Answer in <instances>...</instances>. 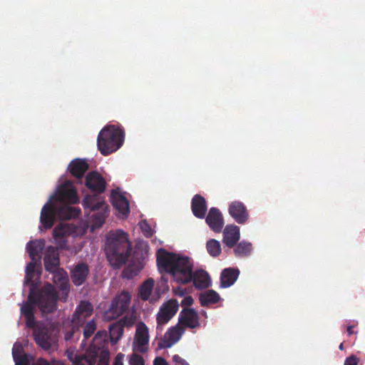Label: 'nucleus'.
Segmentation results:
<instances>
[{"mask_svg":"<svg viewBox=\"0 0 365 365\" xmlns=\"http://www.w3.org/2000/svg\"><path fill=\"white\" fill-rule=\"evenodd\" d=\"M179 322L187 327L194 329L200 326L197 313L191 308H184L180 313Z\"/></svg>","mask_w":365,"mask_h":365,"instance_id":"obj_17","label":"nucleus"},{"mask_svg":"<svg viewBox=\"0 0 365 365\" xmlns=\"http://www.w3.org/2000/svg\"><path fill=\"white\" fill-rule=\"evenodd\" d=\"M206 248L209 255L213 257H218L221 253L220 243L215 239H211L207 242Z\"/></svg>","mask_w":365,"mask_h":365,"instance_id":"obj_35","label":"nucleus"},{"mask_svg":"<svg viewBox=\"0 0 365 365\" xmlns=\"http://www.w3.org/2000/svg\"><path fill=\"white\" fill-rule=\"evenodd\" d=\"M53 197V202L58 205L76 204L78 201L76 190L72 182L66 181L58 190L56 197Z\"/></svg>","mask_w":365,"mask_h":365,"instance_id":"obj_7","label":"nucleus"},{"mask_svg":"<svg viewBox=\"0 0 365 365\" xmlns=\"http://www.w3.org/2000/svg\"><path fill=\"white\" fill-rule=\"evenodd\" d=\"M128 234L122 230H111L106 239V253L113 267L119 268L126 263L131 252Z\"/></svg>","mask_w":365,"mask_h":365,"instance_id":"obj_3","label":"nucleus"},{"mask_svg":"<svg viewBox=\"0 0 365 365\" xmlns=\"http://www.w3.org/2000/svg\"><path fill=\"white\" fill-rule=\"evenodd\" d=\"M36 263L34 262H29L26 267L25 283L26 284H34V278L36 274Z\"/></svg>","mask_w":365,"mask_h":365,"instance_id":"obj_36","label":"nucleus"},{"mask_svg":"<svg viewBox=\"0 0 365 365\" xmlns=\"http://www.w3.org/2000/svg\"><path fill=\"white\" fill-rule=\"evenodd\" d=\"M193 304V299L191 296L185 297L181 302L182 307H190Z\"/></svg>","mask_w":365,"mask_h":365,"instance_id":"obj_46","label":"nucleus"},{"mask_svg":"<svg viewBox=\"0 0 365 365\" xmlns=\"http://www.w3.org/2000/svg\"><path fill=\"white\" fill-rule=\"evenodd\" d=\"M118 322H120V324L123 326V328L124 329L125 327H132L135 323V319L131 317L125 316L120 319L118 320Z\"/></svg>","mask_w":365,"mask_h":365,"instance_id":"obj_41","label":"nucleus"},{"mask_svg":"<svg viewBox=\"0 0 365 365\" xmlns=\"http://www.w3.org/2000/svg\"><path fill=\"white\" fill-rule=\"evenodd\" d=\"M86 187L95 194L103 193L106 187V182L97 171L89 172L85 178Z\"/></svg>","mask_w":365,"mask_h":365,"instance_id":"obj_10","label":"nucleus"},{"mask_svg":"<svg viewBox=\"0 0 365 365\" xmlns=\"http://www.w3.org/2000/svg\"><path fill=\"white\" fill-rule=\"evenodd\" d=\"M110 198L113 206L118 210L120 213L125 215L129 213L128 201L123 195L118 191L113 190Z\"/></svg>","mask_w":365,"mask_h":365,"instance_id":"obj_24","label":"nucleus"},{"mask_svg":"<svg viewBox=\"0 0 365 365\" xmlns=\"http://www.w3.org/2000/svg\"><path fill=\"white\" fill-rule=\"evenodd\" d=\"M359 362V359L354 356L351 355L346 358L344 361V365H357Z\"/></svg>","mask_w":365,"mask_h":365,"instance_id":"obj_45","label":"nucleus"},{"mask_svg":"<svg viewBox=\"0 0 365 365\" xmlns=\"http://www.w3.org/2000/svg\"><path fill=\"white\" fill-rule=\"evenodd\" d=\"M57 299L56 289L51 284L45 285L36 292L31 289L27 301L21 306V313L25 318L26 326L28 328L36 327V322L34 317L36 306L43 314L52 313L56 309Z\"/></svg>","mask_w":365,"mask_h":365,"instance_id":"obj_2","label":"nucleus"},{"mask_svg":"<svg viewBox=\"0 0 365 365\" xmlns=\"http://www.w3.org/2000/svg\"><path fill=\"white\" fill-rule=\"evenodd\" d=\"M175 293L179 294L180 296H183V294H184V289L180 288V287H178V288L176 289Z\"/></svg>","mask_w":365,"mask_h":365,"instance_id":"obj_51","label":"nucleus"},{"mask_svg":"<svg viewBox=\"0 0 365 365\" xmlns=\"http://www.w3.org/2000/svg\"><path fill=\"white\" fill-rule=\"evenodd\" d=\"M178 308V302L175 299H170L163 303L157 314V328L167 324L177 313Z\"/></svg>","mask_w":365,"mask_h":365,"instance_id":"obj_8","label":"nucleus"},{"mask_svg":"<svg viewBox=\"0 0 365 365\" xmlns=\"http://www.w3.org/2000/svg\"><path fill=\"white\" fill-rule=\"evenodd\" d=\"M83 205L85 209H89L91 211L104 210L106 207V204L103 200H100L96 196L89 195L84 198Z\"/></svg>","mask_w":365,"mask_h":365,"instance_id":"obj_27","label":"nucleus"},{"mask_svg":"<svg viewBox=\"0 0 365 365\" xmlns=\"http://www.w3.org/2000/svg\"><path fill=\"white\" fill-rule=\"evenodd\" d=\"M44 267L46 271L49 272H55L59 266V257L57 250L49 246L46 252L44 258Z\"/></svg>","mask_w":365,"mask_h":365,"instance_id":"obj_19","label":"nucleus"},{"mask_svg":"<svg viewBox=\"0 0 365 365\" xmlns=\"http://www.w3.org/2000/svg\"><path fill=\"white\" fill-rule=\"evenodd\" d=\"M68 359L74 364L76 357H80V355L75 354L73 351H66Z\"/></svg>","mask_w":365,"mask_h":365,"instance_id":"obj_50","label":"nucleus"},{"mask_svg":"<svg viewBox=\"0 0 365 365\" xmlns=\"http://www.w3.org/2000/svg\"><path fill=\"white\" fill-rule=\"evenodd\" d=\"M106 216L104 212H101L95 215V224L101 226L105 222Z\"/></svg>","mask_w":365,"mask_h":365,"instance_id":"obj_43","label":"nucleus"},{"mask_svg":"<svg viewBox=\"0 0 365 365\" xmlns=\"http://www.w3.org/2000/svg\"><path fill=\"white\" fill-rule=\"evenodd\" d=\"M36 365H66L65 363L60 360H52L48 362L47 360L40 358L36 362Z\"/></svg>","mask_w":365,"mask_h":365,"instance_id":"obj_42","label":"nucleus"},{"mask_svg":"<svg viewBox=\"0 0 365 365\" xmlns=\"http://www.w3.org/2000/svg\"><path fill=\"white\" fill-rule=\"evenodd\" d=\"M93 311V305L88 301H81L73 314V322L84 324L86 318L89 317Z\"/></svg>","mask_w":365,"mask_h":365,"instance_id":"obj_15","label":"nucleus"},{"mask_svg":"<svg viewBox=\"0 0 365 365\" xmlns=\"http://www.w3.org/2000/svg\"><path fill=\"white\" fill-rule=\"evenodd\" d=\"M96 330V324L93 319L88 322L83 327V337L84 339L90 338Z\"/></svg>","mask_w":365,"mask_h":365,"instance_id":"obj_37","label":"nucleus"},{"mask_svg":"<svg viewBox=\"0 0 365 365\" xmlns=\"http://www.w3.org/2000/svg\"><path fill=\"white\" fill-rule=\"evenodd\" d=\"M124 329L120 322H115L109 326V334L110 341L117 343L123 334Z\"/></svg>","mask_w":365,"mask_h":365,"instance_id":"obj_34","label":"nucleus"},{"mask_svg":"<svg viewBox=\"0 0 365 365\" xmlns=\"http://www.w3.org/2000/svg\"><path fill=\"white\" fill-rule=\"evenodd\" d=\"M123 141V130L115 125H108L98 133L97 145L102 155H108L118 150Z\"/></svg>","mask_w":365,"mask_h":365,"instance_id":"obj_5","label":"nucleus"},{"mask_svg":"<svg viewBox=\"0 0 365 365\" xmlns=\"http://www.w3.org/2000/svg\"><path fill=\"white\" fill-rule=\"evenodd\" d=\"M82 326L81 324H76L71 321L70 327H67L65 331L64 339L66 341H71L72 342H76L80 339L81 331L80 327Z\"/></svg>","mask_w":365,"mask_h":365,"instance_id":"obj_28","label":"nucleus"},{"mask_svg":"<svg viewBox=\"0 0 365 365\" xmlns=\"http://www.w3.org/2000/svg\"><path fill=\"white\" fill-rule=\"evenodd\" d=\"M155 281L152 278L147 279L139 288V296L143 301H147L153 292Z\"/></svg>","mask_w":365,"mask_h":365,"instance_id":"obj_33","label":"nucleus"},{"mask_svg":"<svg viewBox=\"0 0 365 365\" xmlns=\"http://www.w3.org/2000/svg\"><path fill=\"white\" fill-rule=\"evenodd\" d=\"M70 205H58L53 202V197L51 196L41 211L40 222L43 227L46 230L51 229L58 219L70 220L78 217L81 209Z\"/></svg>","mask_w":365,"mask_h":365,"instance_id":"obj_4","label":"nucleus"},{"mask_svg":"<svg viewBox=\"0 0 365 365\" xmlns=\"http://www.w3.org/2000/svg\"><path fill=\"white\" fill-rule=\"evenodd\" d=\"M205 222L215 232L220 233L224 227V219L222 212L217 207H211L205 217Z\"/></svg>","mask_w":365,"mask_h":365,"instance_id":"obj_13","label":"nucleus"},{"mask_svg":"<svg viewBox=\"0 0 365 365\" xmlns=\"http://www.w3.org/2000/svg\"><path fill=\"white\" fill-rule=\"evenodd\" d=\"M130 365H144V360L142 356L133 354L129 359Z\"/></svg>","mask_w":365,"mask_h":365,"instance_id":"obj_40","label":"nucleus"},{"mask_svg":"<svg viewBox=\"0 0 365 365\" xmlns=\"http://www.w3.org/2000/svg\"><path fill=\"white\" fill-rule=\"evenodd\" d=\"M61 289L63 290H68V284L66 282H63L61 284Z\"/></svg>","mask_w":365,"mask_h":365,"instance_id":"obj_52","label":"nucleus"},{"mask_svg":"<svg viewBox=\"0 0 365 365\" xmlns=\"http://www.w3.org/2000/svg\"><path fill=\"white\" fill-rule=\"evenodd\" d=\"M240 237V228L236 225H227L223 232V243L230 248L234 247Z\"/></svg>","mask_w":365,"mask_h":365,"instance_id":"obj_20","label":"nucleus"},{"mask_svg":"<svg viewBox=\"0 0 365 365\" xmlns=\"http://www.w3.org/2000/svg\"><path fill=\"white\" fill-rule=\"evenodd\" d=\"M98 359V352L95 351H87L86 354L76 357L74 365H96Z\"/></svg>","mask_w":365,"mask_h":365,"instance_id":"obj_31","label":"nucleus"},{"mask_svg":"<svg viewBox=\"0 0 365 365\" xmlns=\"http://www.w3.org/2000/svg\"><path fill=\"white\" fill-rule=\"evenodd\" d=\"M149 342L148 328L144 322H138L136 325L133 346L135 351L145 353Z\"/></svg>","mask_w":365,"mask_h":365,"instance_id":"obj_9","label":"nucleus"},{"mask_svg":"<svg viewBox=\"0 0 365 365\" xmlns=\"http://www.w3.org/2000/svg\"><path fill=\"white\" fill-rule=\"evenodd\" d=\"M22 347L20 344H15L12 349V355L15 365H30V356L26 354H21Z\"/></svg>","mask_w":365,"mask_h":365,"instance_id":"obj_30","label":"nucleus"},{"mask_svg":"<svg viewBox=\"0 0 365 365\" xmlns=\"http://www.w3.org/2000/svg\"><path fill=\"white\" fill-rule=\"evenodd\" d=\"M143 269V263L142 261L132 259L123 269L122 275L123 278L130 279L136 276Z\"/></svg>","mask_w":365,"mask_h":365,"instance_id":"obj_26","label":"nucleus"},{"mask_svg":"<svg viewBox=\"0 0 365 365\" xmlns=\"http://www.w3.org/2000/svg\"><path fill=\"white\" fill-rule=\"evenodd\" d=\"M88 351H95L98 352V357L99 356L98 365H107L109 359V351L107 350H101L99 347L96 349L95 346L90 349Z\"/></svg>","mask_w":365,"mask_h":365,"instance_id":"obj_38","label":"nucleus"},{"mask_svg":"<svg viewBox=\"0 0 365 365\" xmlns=\"http://www.w3.org/2000/svg\"><path fill=\"white\" fill-rule=\"evenodd\" d=\"M34 329V337L36 343L44 350H50L56 344V339L53 330L44 324L36 325Z\"/></svg>","mask_w":365,"mask_h":365,"instance_id":"obj_6","label":"nucleus"},{"mask_svg":"<svg viewBox=\"0 0 365 365\" xmlns=\"http://www.w3.org/2000/svg\"><path fill=\"white\" fill-rule=\"evenodd\" d=\"M153 365H168V364L165 359L161 356H158L154 359Z\"/></svg>","mask_w":365,"mask_h":365,"instance_id":"obj_48","label":"nucleus"},{"mask_svg":"<svg viewBox=\"0 0 365 365\" xmlns=\"http://www.w3.org/2000/svg\"><path fill=\"white\" fill-rule=\"evenodd\" d=\"M88 274V265L85 262H80L71 270V280L76 286L82 285L86 282Z\"/></svg>","mask_w":365,"mask_h":365,"instance_id":"obj_18","label":"nucleus"},{"mask_svg":"<svg viewBox=\"0 0 365 365\" xmlns=\"http://www.w3.org/2000/svg\"><path fill=\"white\" fill-rule=\"evenodd\" d=\"M139 227L145 237H150L153 235V231L145 220L139 222Z\"/></svg>","mask_w":365,"mask_h":365,"instance_id":"obj_39","label":"nucleus"},{"mask_svg":"<svg viewBox=\"0 0 365 365\" xmlns=\"http://www.w3.org/2000/svg\"><path fill=\"white\" fill-rule=\"evenodd\" d=\"M220 297L219 294L213 289H209L203 293H201L199 296V300L200 302V304L202 307L216 304L220 301Z\"/></svg>","mask_w":365,"mask_h":365,"instance_id":"obj_29","label":"nucleus"},{"mask_svg":"<svg viewBox=\"0 0 365 365\" xmlns=\"http://www.w3.org/2000/svg\"><path fill=\"white\" fill-rule=\"evenodd\" d=\"M106 336V331H98L94 338H93V341H97L98 339H103V340H105V338Z\"/></svg>","mask_w":365,"mask_h":365,"instance_id":"obj_47","label":"nucleus"},{"mask_svg":"<svg viewBox=\"0 0 365 365\" xmlns=\"http://www.w3.org/2000/svg\"><path fill=\"white\" fill-rule=\"evenodd\" d=\"M156 257L159 269L172 274L178 283L185 284L192 281L194 286L198 289L210 286L208 273L202 269L193 272V264L189 257H180L163 248L157 251Z\"/></svg>","mask_w":365,"mask_h":365,"instance_id":"obj_1","label":"nucleus"},{"mask_svg":"<svg viewBox=\"0 0 365 365\" xmlns=\"http://www.w3.org/2000/svg\"><path fill=\"white\" fill-rule=\"evenodd\" d=\"M353 326H349L347 327V332H348V334L350 336L353 334Z\"/></svg>","mask_w":365,"mask_h":365,"instance_id":"obj_53","label":"nucleus"},{"mask_svg":"<svg viewBox=\"0 0 365 365\" xmlns=\"http://www.w3.org/2000/svg\"><path fill=\"white\" fill-rule=\"evenodd\" d=\"M123 354L121 353L118 354L115 358L113 365H123Z\"/></svg>","mask_w":365,"mask_h":365,"instance_id":"obj_49","label":"nucleus"},{"mask_svg":"<svg viewBox=\"0 0 365 365\" xmlns=\"http://www.w3.org/2000/svg\"><path fill=\"white\" fill-rule=\"evenodd\" d=\"M191 209L193 215L199 218L203 219L207 210L205 197L200 195H195L192 199Z\"/></svg>","mask_w":365,"mask_h":365,"instance_id":"obj_23","label":"nucleus"},{"mask_svg":"<svg viewBox=\"0 0 365 365\" xmlns=\"http://www.w3.org/2000/svg\"><path fill=\"white\" fill-rule=\"evenodd\" d=\"M88 168L89 165L86 160L81 158L73 160L68 165L70 173L77 179H81Z\"/></svg>","mask_w":365,"mask_h":365,"instance_id":"obj_21","label":"nucleus"},{"mask_svg":"<svg viewBox=\"0 0 365 365\" xmlns=\"http://www.w3.org/2000/svg\"><path fill=\"white\" fill-rule=\"evenodd\" d=\"M72 232L73 230L68 224L61 223L53 229V239L58 248L67 249V237Z\"/></svg>","mask_w":365,"mask_h":365,"instance_id":"obj_12","label":"nucleus"},{"mask_svg":"<svg viewBox=\"0 0 365 365\" xmlns=\"http://www.w3.org/2000/svg\"><path fill=\"white\" fill-rule=\"evenodd\" d=\"M173 361L175 365H189V364L179 355L175 354L173 356Z\"/></svg>","mask_w":365,"mask_h":365,"instance_id":"obj_44","label":"nucleus"},{"mask_svg":"<svg viewBox=\"0 0 365 365\" xmlns=\"http://www.w3.org/2000/svg\"><path fill=\"white\" fill-rule=\"evenodd\" d=\"M183 332V328L179 326L170 328L165 333L164 339L158 343V347L160 349L171 347L180 339Z\"/></svg>","mask_w":365,"mask_h":365,"instance_id":"obj_16","label":"nucleus"},{"mask_svg":"<svg viewBox=\"0 0 365 365\" xmlns=\"http://www.w3.org/2000/svg\"><path fill=\"white\" fill-rule=\"evenodd\" d=\"M229 214L238 224H245L249 217L245 205L240 201H234L229 205Z\"/></svg>","mask_w":365,"mask_h":365,"instance_id":"obj_14","label":"nucleus"},{"mask_svg":"<svg viewBox=\"0 0 365 365\" xmlns=\"http://www.w3.org/2000/svg\"><path fill=\"white\" fill-rule=\"evenodd\" d=\"M44 247V240H32L27 243L26 249L32 262H34L37 258H41Z\"/></svg>","mask_w":365,"mask_h":365,"instance_id":"obj_25","label":"nucleus"},{"mask_svg":"<svg viewBox=\"0 0 365 365\" xmlns=\"http://www.w3.org/2000/svg\"><path fill=\"white\" fill-rule=\"evenodd\" d=\"M240 275L237 268L228 267L224 269L220 274V287L227 288L231 287L237 281Z\"/></svg>","mask_w":365,"mask_h":365,"instance_id":"obj_22","label":"nucleus"},{"mask_svg":"<svg viewBox=\"0 0 365 365\" xmlns=\"http://www.w3.org/2000/svg\"><path fill=\"white\" fill-rule=\"evenodd\" d=\"M339 349H340L341 350H342V349H343V344H340V346H339Z\"/></svg>","mask_w":365,"mask_h":365,"instance_id":"obj_54","label":"nucleus"},{"mask_svg":"<svg viewBox=\"0 0 365 365\" xmlns=\"http://www.w3.org/2000/svg\"><path fill=\"white\" fill-rule=\"evenodd\" d=\"M130 296L126 292H123L117 296L112 302L109 312L112 317L115 318L122 315L128 308L130 303Z\"/></svg>","mask_w":365,"mask_h":365,"instance_id":"obj_11","label":"nucleus"},{"mask_svg":"<svg viewBox=\"0 0 365 365\" xmlns=\"http://www.w3.org/2000/svg\"><path fill=\"white\" fill-rule=\"evenodd\" d=\"M252 251V245L250 242L242 241L234 247V253L237 257H247Z\"/></svg>","mask_w":365,"mask_h":365,"instance_id":"obj_32","label":"nucleus"}]
</instances>
